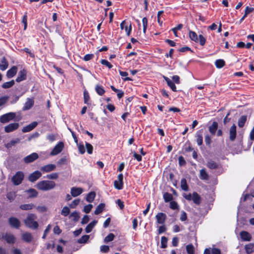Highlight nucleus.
<instances>
[{"mask_svg": "<svg viewBox=\"0 0 254 254\" xmlns=\"http://www.w3.org/2000/svg\"><path fill=\"white\" fill-rule=\"evenodd\" d=\"M203 254H221L220 249L217 248L205 249Z\"/></svg>", "mask_w": 254, "mask_h": 254, "instance_id": "nucleus-17", "label": "nucleus"}, {"mask_svg": "<svg viewBox=\"0 0 254 254\" xmlns=\"http://www.w3.org/2000/svg\"><path fill=\"white\" fill-rule=\"evenodd\" d=\"M34 206H35L33 204L29 203V204H22L20 206V208L22 210H29L32 209Z\"/></svg>", "mask_w": 254, "mask_h": 254, "instance_id": "nucleus-27", "label": "nucleus"}, {"mask_svg": "<svg viewBox=\"0 0 254 254\" xmlns=\"http://www.w3.org/2000/svg\"><path fill=\"white\" fill-rule=\"evenodd\" d=\"M164 78L166 81L168 85L171 88V89L173 91H176V86H175V84L174 83L173 81H172L170 78L168 77H167L166 76H164Z\"/></svg>", "mask_w": 254, "mask_h": 254, "instance_id": "nucleus-23", "label": "nucleus"}, {"mask_svg": "<svg viewBox=\"0 0 254 254\" xmlns=\"http://www.w3.org/2000/svg\"><path fill=\"white\" fill-rule=\"evenodd\" d=\"M167 238L165 236L161 237V244L162 248H166L167 246Z\"/></svg>", "mask_w": 254, "mask_h": 254, "instance_id": "nucleus-43", "label": "nucleus"}, {"mask_svg": "<svg viewBox=\"0 0 254 254\" xmlns=\"http://www.w3.org/2000/svg\"><path fill=\"white\" fill-rule=\"evenodd\" d=\"M254 10V8H253V7H249V6H247L246 9H245V15L247 16L248 14H249V13H250L251 12H252Z\"/></svg>", "mask_w": 254, "mask_h": 254, "instance_id": "nucleus-62", "label": "nucleus"}, {"mask_svg": "<svg viewBox=\"0 0 254 254\" xmlns=\"http://www.w3.org/2000/svg\"><path fill=\"white\" fill-rule=\"evenodd\" d=\"M95 90L97 94L100 96L103 95L105 92V91L103 87L99 85H96Z\"/></svg>", "mask_w": 254, "mask_h": 254, "instance_id": "nucleus-38", "label": "nucleus"}, {"mask_svg": "<svg viewBox=\"0 0 254 254\" xmlns=\"http://www.w3.org/2000/svg\"><path fill=\"white\" fill-rule=\"evenodd\" d=\"M100 62L102 64L107 66L109 68H111L113 66L112 65L106 60H101Z\"/></svg>", "mask_w": 254, "mask_h": 254, "instance_id": "nucleus-56", "label": "nucleus"}, {"mask_svg": "<svg viewBox=\"0 0 254 254\" xmlns=\"http://www.w3.org/2000/svg\"><path fill=\"white\" fill-rule=\"evenodd\" d=\"M85 146L87 149V153L89 154H92L93 150L92 145L88 142H85Z\"/></svg>", "mask_w": 254, "mask_h": 254, "instance_id": "nucleus-49", "label": "nucleus"}, {"mask_svg": "<svg viewBox=\"0 0 254 254\" xmlns=\"http://www.w3.org/2000/svg\"><path fill=\"white\" fill-rule=\"evenodd\" d=\"M19 125L18 123H11L4 127V131L5 132L8 133L17 129Z\"/></svg>", "mask_w": 254, "mask_h": 254, "instance_id": "nucleus-7", "label": "nucleus"}, {"mask_svg": "<svg viewBox=\"0 0 254 254\" xmlns=\"http://www.w3.org/2000/svg\"><path fill=\"white\" fill-rule=\"evenodd\" d=\"M217 127H218V124H217V123L214 122L209 127V130L212 134H215V133L217 129Z\"/></svg>", "mask_w": 254, "mask_h": 254, "instance_id": "nucleus-28", "label": "nucleus"}, {"mask_svg": "<svg viewBox=\"0 0 254 254\" xmlns=\"http://www.w3.org/2000/svg\"><path fill=\"white\" fill-rule=\"evenodd\" d=\"M80 202L79 199H76L74 200L70 204V207L71 208H75Z\"/></svg>", "mask_w": 254, "mask_h": 254, "instance_id": "nucleus-59", "label": "nucleus"}, {"mask_svg": "<svg viewBox=\"0 0 254 254\" xmlns=\"http://www.w3.org/2000/svg\"><path fill=\"white\" fill-rule=\"evenodd\" d=\"M83 191V189L81 188L72 187L71 189L70 193L72 196L76 197L81 194Z\"/></svg>", "mask_w": 254, "mask_h": 254, "instance_id": "nucleus-13", "label": "nucleus"}, {"mask_svg": "<svg viewBox=\"0 0 254 254\" xmlns=\"http://www.w3.org/2000/svg\"><path fill=\"white\" fill-rule=\"evenodd\" d=\"M37 216L36 215L32 213L28 214L26 218L24 220L25 225L28 228L35 230L39 227V224L37 221Z\"/></svg>", "mask_w": 254, "mask_h": 254, "instance_id": "nucleus-1", "label": "nucleus"}, {"mask_svg": "<svg viewBox=\"0 0 254 254\" xmlns=\"http://www.w3.org/2000/svg\"><path fill=\"white\" fill-rule=\"evenodd\" d=\"M26 192L29 194V197H35L38 195V192L33 189H29Z\"/></svg>", "mask_w": 254, "mask_h": 254, "instance_id": "nucleus-35", "label": "nucleus"}, {"mask_svg": "<svg viewBox=\"0 0 254 254\" xmlns=\"http://www.w3.org/2000/svg\"><path fill=\"white\" fill-rule=\"evenodd\" d=\"M189 36L191 40L194 41L195 42H198L197 35L195 32L192 31H190L189 32Z\"/></svg>", "mask_w": 254, "mask_h": 254, "instance_id": "nucleus-36", "label": "nucleus"}, {"mask_svg": "<svg viewBox=\"0 0 254 254\" xmlns=\"http://www.w3.org/2000/svg\"><path fill=\"white\" fill-rule=\"evenodd\" d=\"M76 145L78 147V149L79 153L81 154H84L85 152V149L84 145L81 143H77V144H76Z\"/></svg>", "mask_w": 254, "mask_h": 254, "instance_id": "nucleus-45", "label": "nucleus"}, {"mask_svg": "<svg viewBox=\"0 0 254 254\" xmlns=\"http://www.w3.org/2000/svg\"><path fill=\"white\" fill-rule=\"evenodd\" d=\"M8 222L11 227L16 229L19 228L20 226L19 220L15 217H10L8 219Z\"/></svg>", "mask_w": 254, "mask_h": 254, "instance_id": "nucleus-8", "label": "nucleus"}, {"mask_svg": "<svg viewBox=\"0 0 254 254\" xmlns=\"http://www.w3.org/2000/svg\"><path fill=\"white\" fill-rule=\"evenodd\" d=\"M215 64L217 67L221 68L224 65L225 62L223 60H217L215 61Z\"/></svg>", "mask_w": 254, "mask_h": 254, "instance_id": "nucleus-44", "label": "nucleus"}, {"mask_svg": "<svg viewBox=\"0 0 254 254\" xmlns=\"http://www.w3.org/2000/svg\"><path fill=\"white\" fill-rule=\"evenodd\" d=\"M166 216L165 214L163 213H158L156 216L157 223L160 224H164L166 219Z\"/></svg>", "mask_w": 254, "mask_h": 254, "instance_id": "nucleus-18", "label": "nucleus"}, {"mask_svg": "<svg viewBox=\"0 0 254 254\" xmlns=\"http://www.w3.org/2000/svg\"><path fill=\"white\" fill-rule=\"evenodd\" d=\"M186 250L188 254H193L194 247L192 245H189L186 247Z\"/></svg>", "mask_w": 254, "mask_h": 254, "instance_id": "nucleus-50", "label": "nucleus"}, {"mask_svg": "<svg viewBox=\"0 0 254 254\" xmlns=\"http://www.w3.org/2000/svg\"><path fill=\"white\" fill-rule=\"evenodd\" d=\"M200 178L201 180H207L208 179V175L205 169H202L200 170Z\"/></svg>", "mask_w": 254, "mask_h": 254, "instance_id": "nucleus-30", "label": "nucleus"}, {"mask_svg": "<svg viewBox=\"0 0 254 254\" xmlns=\"http://www.w3.org/2000/svg\"><path fill=\"white\" fill-rule=\"evenodd\" d=\"M206 166L211 169H216L218 167V164L213 160L208 161Z\"/></svg>", "mask_w": 254, "mask_h": 254, "instance_id": "nucleus-34", "label": "nucleus"}, {"mask_svg": "<svg viewBox=\"0 0 254 254\" xmlns=\"http://www.w3.org/2000/svg\"><path fill=\"white\" fill-rule=\"evenodd\" d=\"M26 72L24 69L21 70L18 73V75L16 79L18 82L23 81L26 79Z\"/></svg>", "mask_w": 254, "mask_h": 254, "instance_id": "nucleus-21", "label": "nucleus"}, {"mask_svg": "<svg viewBox=\"0 0 254 254\" xmlns=\"http://www.w3.org/2000/svg\"><path fill=\"white\" fill-rule=\"evenodd\" d=\"M163 197L165 202H169L172 199V195L168 192H166L163 195Z\"/></svg>", "mask_w": 254, "mask_h": 254, "instance_id": "nucleus-48", "label": "nucleus"}, {"mask_svg": "<svg viewBox=\"0 0 254 254\" xmlns=\"http://www.w3.org/2000/svg\"><path fill=\"white\" fill-rule=\"evenodd\" d=\"M56 168L55 165L51 164L41 167L40 170L44 173H48L54 171Z\"/></svg>", "mask_w": 254, "mask_h": 254, "instance_id": "nucleus-12", "label": "nucleus"}, {"mask_svg": "<svg viewBox=\"0 0 254 254\" xmlns=\"http://www.w3.org/2000/svg\"><path fill=\"white\" fill-rule=\"evenodd\" d=\"M37 125L38 123L36 122H33L29 125L24 127L22 128V131L23 132H27L30 131L33 129H34L37 126Z\"/></svg>", "mask_w": 254, "mask_h": 254, "instance_id": "nucleus-15", "label": "nucleus"}, {"mask_svg": "<svg viewBox=\"0 0 254 254\" xmlns=\"http://www.w3.org/2000/svg\"><path fill=\"white\" fill-rule=\"evenodd\" d=\"M89 239V235H84L81 238L78 240L77 242L80 244H85L86 243L88 239Z\"/></svg>", "mask_w": 254, "mask_h": 254, "instance_id": "nucleus-41", "label": "nucleus"}, {"mask_svg": "<svg viewBox=\"0 0 254 254\" xmlns=\"http://www.w3.org/2000/svg\"><path fill=\"white\" fill-rule=\"evenodd\" d=\"M15 117L16 114L15 113L9 112L1 116L0 117V122L2 124H6L12 120L18 121L19 120L15 119Z\"/></svg>", "mask_w": 254, "mask_h": 254, "instance_id": "nucleus-3", "label": "nucleus"}, {"mask_svg": "<svg viewBox=\"0 0 254 254\" xmlns=\"http://www.w3.org/2000/svg\"><path fill=\"white\" fill-rule=\"evenodd\" d=\"M22 239L24 241L27 243H30L33 240V236L31 233L25 232L22 235Z\"/></svg>", "mask_w": 254, "mask_h": 254, "instance_id": "nucleus-20", "label": "nucleus"}, {"mask_svg": "<svg viewBox=\"0 0 254 254\" xmlns=\"http://www.w3.org/2000/svg\"><path fill=\"white\" fill-rule=\"evenodd\" d=\"M204 140L207 145H209L211 144V137L209 135L207 134L205 135Z\"/></svg>", "mask_w": 254, "mask_h": 254, "instance_id": "nucleus-63", "label": "nucleus"}, {"mask_svg": "<svg viewBox=\"0 0 254 254\" xmlns=\"http://www.w3.org/2000/svg\"><path fill=\"white\" fill-rule=\"evenodd\" d=\"M170 208L173 210L177 209L179 208V205L176 202L171 201L170 202Z\"/></svg>", "mask_w": 254, "mask_h": 254, "instance_id": "nucleus-60", "label": "nucleus"}, {"mask_svg": "<svg viewBox=\"0 0 254 254\" xmlns=\"http://www.w3.org/2000/svg\"><path fill=\"white\" fill-rule=\"evenodd\" d=\"M42 175V174L39 171H36L31 174L29 176V180L31 182H34L38 180Z\"/></svg>", "mask_w": 254, "mask_h": 254, "instance_id": "nucleus-10", "label": "nucleus"}, {"mask_svg": "<svg viewBox=\"0 0 254 254\" xmlns=\"http://www.w3.org/2000/svg\"><path fill=\"white\" fill-rule=\"evenodd\" d=\"M181 187L182 190L185 191L188 190V187L187 184V181L185 179L183 178L181 181Z\"/></svg>", "mask_w": 254, "mask_h": 254, "instance_id": "nucleus-39", "label": "nucleus"}, {"mask_svg": "<svg viewBox=\"0 0 254 254\" xmlns=\"http://www.w3.org/2000/svg\"><path fill=\"white\" fill-rule=\"evenodd\" d=\"M247 116H242L240 117V118L238 120V126L240 127H242L244 126L245 124L247 121Z\"/></svg>", "mask_w": 254, "mask_h": 254, "instance_id": "nucleus-29", "label": "nucleus"}, {"mask_svg": "<svg viewBox=\"0 0 254 254\" xmlns=\"http://www.w3.org/2000/svg\"><path fill=\"white\" fill-rule=\"evenodd\" d=\"M92 208L93 205L92 204H88L84 206L83 211L85 213H88L91 210Z\"/></svg>", "mask_w": 254, "mask_h": 254, "instance_id": "nucleus-54", "label": "nucleus"}, {"mask_svg": "<svg viewBox=\"0 0 254 254\" xmlns=\"http://www.w3.org/2000/svg\"><path fill=\"white\" fill-rule=\"evenodd\" d=\"M2 238L9 244H13L15 242L14 236L10 233H5V234H3Z\"/></svg>", "mask_w": 254, "mask_h": 254, "instance_id": "nucleus-11", "label": "nucleus"}, {"mask_svg": "<svg viewBox=\"0 0 254 254\" xmlns=\"http://www.w3.org/2000/svg\"><path fill=\"white\" fill-rule=\"evenodd\" d=\"M38 155L36 153H33L24 158V161L26 163H29L33 162L38 158Z\"/></svg>", "mask_w": 254, "mask_h": 254, "instance_id": "nucleus-9", "label": "nucleus"}, {"mask_svg": "<svg viewBox=\"0 0 254 254\" xmlns=\"http://www.w3.org/2000/svg\"><path fill=\"white\" fill-rule=\"evenodd\" d=\"M187 219V214L186 213L183 211L181 212V216H180V220L182 221H186Z\"/></svg>", "mask_w": 254, "mask_h": 254, "instance_id": "nucleus-61", "label": "nucleus"}, {"mask_svg": "<svg viewBox=\"0 0 254 254\" xmlns=\"http://www.w3.org/2000/svg\"><path fill=\"white\" fill-rule=\"evenodd\" d=\"M97 223V221L94 220L90 223L85 228V232L87 233H90Z\"/></svg>", "mask_w": 254, "mask_h": 254, "instance_id": "nucleus-25", "label": "nucleus"}, {"mask_svg": "<svg viewBox=\"0 0 254 254\" xmlns=\"http://www.w3.org/2000/svg\"><path fill=\"white\" fill-rule=\"evenodd\" d=\"M69 218L71 219L73 221H77L79 218L78 213L76 211H74L71 213L69 216Z\"/></svg>", "mask_w": 254, "mask_h": 254, "instance_id": "nucleus-37", "label": "nucleus"}, {"mask_svg": "<svg viewBox=\"0 0 254 254\" xmlns=\"http://www.w3.org/2000/svg\"><path fill=\"white\" fill-rule=\"evenodd\" d=\"M20 142V139L19 138H15L14 139L11 140L9 143H7L5 144V146L7 148H10L12 146L15 145V144L18 143Z\"/></svg>", "mask_w": 254, "mask_h": 254, "instance_id": "nucleus-32", "label": "nucleus"}, {"mask_svg": "<svg viewBox=\"0 0 254 254\" xmlns=\"http://www.w3.org/2000/svg\"><path fill=\"white\" fill-rule=\"evenodd\" d=\"M83 95L84 103L85 104H88V102L89 100L90 97L88 92L86 90L84 91Z\"/></svg>", "mask_w": 254, "mask_h": 254, "instance_id": "nucleus-53", "label": "nucleus"}, {"mask_svg": "<svg viewBox=\"0 0 254 254\" xmlns=\"http://www.w3.org/2000/svg\"><path fill=\"white\" fill-rule=\"evenodd\" d=\"M64 147V144L63 142H59L53 148L50 153V155L55 156L62 152Z\"/></svg>", "mask_w": 254, "mask_h": 254, "instance_id": "nucleus-5", "label": "nucleus"}, {"mask_svg": "<svg viewBox=\"0 0 254 254\" xmlns=\"http://www.w3.org/2000/svg\"><path fill=\"white\" fill-rule=\"evenodd\" d=\"M115 188L118 190H121L123 187V175L120 174L118 176V180L114 181Z\"/></svg>", "mask_w": 254, "mask_h": 254, "instance_id": "nucleus-6", "label": "nucleus"}, {"mask_svg": "<svg viewBox=\"0 0 254 254\" xmlns=\"http://www.w3.org/2000/svg\"><path fill=\"white\" fill-rule=\"evenodd\" d=\"M96 196V193L94 191L89 192L86 196V200L88 202H92Z\"/></svg>", "mask_w": 254, "mask_h": 254, "instance_id": "nucleus-26", "label": "nucleus"}, {"mask_svg": "<svg viewBox=\"0 0 254 254\" xmlns=\"http://www.w3.org/2000/svg\"><path fill=\"white\" fill-rule=\"evenodd\" d=\"M240 235L242 240L244 241H250L251 240V235L247 231H242Z\"/></svg>", "mask_w": 254, "mask_h": 254, "instance_id": "nucleus-19", "label": "nucleus"}, {"mask_svg": "<svg viewBox=\"0 0 254 254\" xmlns=\"http://www.w3.org/2000/svg\"><path fill=\"white\" fill-rule=\"evenodd\" d=\"M196 142L198 145H201L202 143V136L201 134H197Z\"/></svg>", "mask_w": 254, "mask_h": 254, "instance_id": "nucleus-55", "label": "nucleus"}, {"mask_svg": "<svg viewBox=\"0 0 254 254\" xmlns=\"http://www.w3.org/2000/svg\"><path fill=\"white\" fill-rule=\"evenodd\" d=\"M142 25H143V32L145 34L146 31L147 27L148 20L146 17H144L142 19Z\"/></svg>", "mask_w": 254, "mask_h": 254, "instance_id": "nucleus-47", "label": "nucleus"}, {"mask_svg": "<svg viewBox=\"0 0 254 254\" xmlns=\"http://www.w3.org/2000/svg\"><path fill=\"white\" fill-rule=\"evenodd\" d=\"M36 209L40 212H44L47 210V208L45 205H40L37 206Z\"/></svg>", "mask_w": 254, "mask_h": 254, "instance_id": "nucleus-52", "label": "nucleus"}, {"mask_svg": "<svg viewBox=\"0 0 254 254\" xmlns=\"http://www.w3.org/2000/svg\"><path fill=\"white\" fill-rule=\"evenodd\" d=\"M34 99L33 98H27L26 102H25L24 106L23 108V110H28L31 109L34 105Z\"/></svg>", "mask_w": 254, "mask_h": 254, "instance_id": "nucleus-16", "label": "nucleus"}, {"mask_svg": "<svg viewBox=\"0 0 254 254\" xmlns=\"http://www.w3.org/2000/svg\"><path fill=\"white\" fill-rule=\"evenodd\" d=\"M14 80H11L10 81L6 82L2 84V87L3 88H10L11 86H12L14 85Z\"/></svg>", "mask_w": 254, "mask_h": 254, "instance_id": "nucleus-46", "label": "nucleus"}, {"mask_svg": "<svg viewBox=\"0 0 254 254\" xmlns=\"http://www.w3.org/2000/svg\"><path fill=\"white\" fill-rule=\"evenodd\" d=\"M47 139L50 142H53L56 139V137L54 134H50L47 136Z\"/></svg>", "mask_w": 254, "mask_h": 254, "instance_id": "nucleus-64", "label": "nucleus"}, {"mask_svg": "<svg viewBox=\"0 0 254 254\" xmlns=\"http://www.w3.org/2000/svg\"><path fill=\"white\" fill-rule=\"evenodd\" d=\"M8 63L6 60V59L3 57L0 62V69L1 70H5L8 67Z\"/></svg>", "mask_w": 254, "mask_h": 254, "instance_id": "nucleus-24", "label": "nucleus"}, {"mask_svg": "<svg viewBox=\"0 0 254 254\" xmlns=\"http://www.w3.org/2000/svg\"><path fill=\"white\" fill-rule=\"evenodd\" d=\"M198 42H199V44L201 46H203L205 44V42H206L205 38L202 35H199V38H198Z\"/></svg>", "mask_w": 254, "mask_h": 254, "instance_id": "nucleus-57", "label": "nucleus"}, {"mask_svg": "<svg viewBox=\"0 0 254 254\" xmlns=\"http://www.w3.org/2000/svg\"><path fill=\"white\" fill-rule=\"evenodd\" d=\"M254 245L252 244H249L245 246L246 253L248 254H251L253 251Z\"/></svg>", "mask_w": 254, "mask_h": 254, "instance_id": "nucleus-40", "label": "nucleus"}, {"mask_svg": "<svg viewBox=\"0 0 254 254\" xmlns=\"http://www.w3.org/2000/svg\"><path fill=\"white\" fill-rule=\"evenodd\" d=\"M105 207V204L100 203L99 204L96 208V210L94 211V213L96 215H98L101 213L104 210Z\"/></svg>", "mask_w": 254, "mask_h": 254, "instance_id": "nucleus-31", "label": "nucleus"}, {"mask_svg": "<svg viewBox=\"0 0 254 254\" xmlns=\"http://www.w3.org/2000/svg\"><path fill=\"white\" fill-rule=\"evenodd\" d=\"M192 200L194 203L196 204H199L200 198L196 192H194L192 193Z\"/></svg>", "mask_w": 254, "mask_h": 254, "instance_id": "nucleus-33", "label": "nucleus"}, {"mask_svg": "<svg viewBox=\"0 0 254 254\" xmlns=\"http://www.w3.org/2000/svg\"><path fill=\"white\" fill-rule=\"evenodd\" d=\"M114 235L112 233H110L105 238L104 241L106 243L111 242L114 240Z\"/></svg>", "mask_w": 254, "mask_h": 254, "instance_id": "nucleus-51", "label": "nucleus"}, {"mask_svg": "<svg viewBox=\"0 0 254 254\" xmlns=\"http://www.w3.org/2000/svg\"><path fill=\"white\" fill-rule=\"evenodd\" d=\"M24 179V174L22 172H17L12 178V181L14 185L20 184Z\"/></svg>", "mask_w": 254, "mask_h": 254, "instance_id": "nucleus-4", "label": "nucleus"}, {"mask_svg": "<svg viewBox=\"0 0 254 254\" xmlns=\"http://www.w3.org/2000/svg\"><path fill=\"white\" fill-rule=\"evenodd\" d=\"M236 137V126L233 125L229 130V138L232 141H234Z\"/></svg>", "mask_w": 254, "mask_h": 254, "instance_id": "nucleus-14", "label": "nucleus"}, {"mask_svg": "<svg viewBox=\"0 0 254 254\" xmlns=\"http://www.w3.org/2000/svg\"><path fill=\"white\" fill-rule=\"evenodd\" d=\"M58 174L57 173H52L47 176V178L49 179H56L58 178Z\"/></svg>", "mask_w": 254, "mask_h": 254, "instance_id": "nucleus-58", "label": "nucleus"}, {"mask_svg": "<svg viewBox=\"0 0 254 254\" xmlns=\"http://www.w3.org/2000/svg\"><path fill=\"white\" fill-rule=\"evenodd\" d=\"M17 71V67L13 66L7 71L6 75L8 78H11L16 74Z\"/></svg>", "mask_w": 254, "mask_h": 254, "instance_id": "nucleus-22", "label": "nucleus"}, {"mask_svg": "<svg viewBox=\"0 0 254 254\" xmlns=\"http://www.w3.org/2000/svg\"><path fill=\"white\" fill-rule=\"evenodd\" d=\"M69 208L67 206H64L61 211V214L64 216H66L69 214Z\"/></svg>", "mask_w": 254, "mask_h": 254, "instance_id": "nucleus-42", "label": "nucleus"}, {"mask_svg": "<svg viewBox=\"0 0 254 254\" xmlns=\"http://www.w3.org/2000/svg\"><path fill=\"white\" fill-rule=\"evenodd\" d=\"M55 186V183L51 181H42L36 185L37 188L43 191H47L52 190Z\"/></svg>", "mask_w": 254, "mask_h": 254, "instance_id": "nucleus-2", "label": "nucleus"}]
</instances>
